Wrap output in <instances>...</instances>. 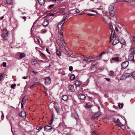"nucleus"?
<instances>
[{
    "mask_svg": "<svg viewBox=\"0 0 135 135\" xmlns=\"http://www.w3.org/2000/svg\"><path fill=\"white\" fill-rule=\"evenodd\" d=\"M46 50L49 54H50V52L49 51V49L48 48H46Z\"/></svg>",
    "mask_w": 135,
    "mask_h": 135,
    "instance_id": "53",
    "label": "nucleus"
},
{
    "mask_svg": "<svg viewBox=\"0 0 135 135\" xmlns=\"http://www.w3.org/2000/svg\"><path fill=\"white\" fill-rule=\"evenodd\" d=\"M36 39L37 40V42H38V43H40V40H39V39H37V38H36Z\"/></svg>",
    "mask_w": 135,
    "mask_h": 135,
    "instance_id": "59",
    "label": "nucleus"
},
{
    "mask_svg": "<svg viewBox=\"0 0 135 135\" xmlns=\"http://www.w3.org/2000/svg\"><path fill=\"white\" fill-rule=\"evenodd\" d=\"M13 0H7L6 2L8 4H11L13 3Z\"/></svg>",
    "mask_w": 135,
    "mask_h": 135,
    "instance_id": "24",
    "label": "nucleus"
},
{
    "mask_svg": "<svg viewBox=\"0 0 135 135\" xmlns=\"http://www.w3.org/2000/svg\"><path fill=\"white\" fill-rule=\"evenodd\" d=\"M62 123H59L58 125V127H60L61 126H62Z\"/></svg>",
    "mask_w": 135,
    "mask_h": 135,
    "instance_id": "55",
    "label": "nucleus"
},
{
    "mask_svg": "<svg viewBox=\"0 0 135 135\" xmlns=\"http://www.w3.org/2000/svg\"><path fill=\"white\" fill-rule=\"evenodd\" d=\"M3 77V75L2 74H1L0 75V81L2 79Z\"/></svg>",
    "mask_w": 135,
    "mask_h": 135,
    "instance_id": "50",
    "label": "nucleus"
},
{
    "mask_svg": "<svg viewBox=\"0 0 135 135\" xmlns=\"http://www.w3.org/2000/svg\"><path fill=\"white\" fill-rule=\"evenodd\" d=\"M93 135H97V132L95 131H94L92 132Z\"/></svg>",
    "mask_w": 135,
    "mask_h": 135,
    "instance_id": "46",
    "label": "nucleus"
},
{
    "mask_svg": "<svg viewBox=\"0 0 135 135\" xmlns=\"http://www.w3.org/2000/svg\"><path fill=\"white\" fill-rule=\"evenodd\" d=\"M25 54L23 53H21L19 55V57L21 59H22L23 57H26Z\"/></svg>",
    "mask_w": 135,
    "mask_h": 135,
    "instance_id": "19",
    "label": "nucleus"
},
{
    "mask_svg": "<svg viewBox=\"0 0 135 135\" xmlns=\"http://www.w3.org/2000/svg\"><path fill=\"white\" fill-rule=\"evenodd\" d=\"M54 5L53 4L50 5L49 7V8L51 9L53 8L54 7Z\"/></svg>",
    "mask_w": 135,
    "mask_h": 135,
    "instance_id": "38",
    "label": "nucleus"
},
{
    "mask_svg": "<svg viewBox=\"0 0 135 135\" xmlns=\"http://www.w3.org/2000/svg\"><path fill=\"white\" fill-rule=\"evenodd\" d=\"M2 36L5 40L7 39L8 35V31L6 29H4L2 31Z\"/></svg>",
    "mask_w": 135,
    "mask_h": 135,
    "instance_id": "3",
    "label": "nucleus"
},
{
    "mask_svg": "<svg viewBox=\"0 0 135 135\" xmlns=\"http://www.w3.org/2000/svg\"><path fill=\"white\" fill-rule=\"evenodd\" d=\"M126 75V77H131L132 76V75L131 73H125Z\"/></svg>",
    "mask_w": 135,
    "mask_h": 135,
    "instance_id": "35",
    "label": "nucleus"
},
{
    "mask_svg": "<svg viewBox=\"0 0 135 135\" xmlns=\"http://www.w3.org/2000/svg\"><path fill=\"white\" fill-rule=\"evenodd\" d=\"M132 76L133 78L134 76H135V71H134L133 72H132L131 73Z\"/></svg>",
    "mask_w": 135,
    "mask_h": 135,
    "instance_id": "40",
    "label": "nucleus"
},
{
    "mask_svg": "<svg viewBox=\"0 0 135 135\" xmlns=\"http://www.w3.org/2000/svg\"><path fill=\"white\" fill-rule=\"evenodd\" d=\"M22 18L25 21L26 20V17L24 16V17H23Z\"/></svg>",
    "mask_w": 135,
    "mask_h": 135,
    "instance_id": "58",
    "label": "nucleus"
},
{
    "mask_svg": "<svg viewBox=\"0 0 135 135\" xmlns=\"http://www.w3.org/2000/svg\"><path fill=\"white\" fill-rule=\"evenodd\" d=\"M109 28L110 29L112 35L113 34V37L114 38L116 37V35L115 34V30L113 28L112 25L110 23L109 24Z\"/></svg>",
    "mask_w": 135,
    "mask_h": 135,
    "instance_id": "5",
    "label": "nucleus"
},
{
    "mask_svg": "<svg viewBox=\"0 0 135 135\" xmlns=\"http://www.w3.org/2000/svg\"><path fill=\"white\" fill-rule=\"evenodd\" d=\"M62 99L64 101L68 99V97L66 95H63L62 96Z\"/></svg>",
    "mask_w": 135,
    "mask_h": 135,
    "instance_id": "21",
    "label": "nucleus"
},
{
    "mask_svg": "<svg viewBox=\"0 0 135 135\" xmlns=\"http://www.w3.org/2000/svg\"><path fill=\"white\" fill-rule=\"evenodd\" d=\"M91 11L92 12H96L98 14V13L97 12L95 11V10H91Z\"/></svg>",
    "mask_w": 135,
    "mask_h": 135,
    "instance_id": "62",
    "label": "nucleus"
},
{
    "mask_svg": "<svg viewBox=\"0 0 135 135\" xmlns=\"http://www.w3.org/2000/svg\"><path fill=\"white\" fill-rule=\"evenodd\" d=\"M100 115V112H98L95 113L92 117L93 119H94L97 118Z\"/></svg>",
    "mask_w": 135,
    "mask_h": 135,
    "instance_id": "6",
    "label": "nucleus"
},
{
    "mask_svg": "<svg viewBox=\"0 0 135 135\" xmlns=\"http://www.w3.org/2000/svg\"><path fill=\"white\" fill-rule=\"evenodd\" d=\"M119 41L118 39H115L112 43V44L113 45H114L119 43Z\"/></svg>",
    "mask_w": 135,
    "mask_h": 135,
    "instance_id": "17",
    "label": "nucleus"
},
{
    "mask_svg": "<svg viewBox=\"0 0 135 135\" xmlns=\"http://www.w3.org/2000/svg\"><path fill=\"white\" fill-rule=\"evenodd\" d=\"M120 2V0H117L116 2L117 3H118Z\"/></svg>",
    "mask_w": 135,
    "mask_h": 135,
    "instance_id": "63",
    "label": "nucleus"
},
{
    "mask_svg": "<svg viewBox=\"0 0 135 135\" xmlns=\"http://www.w3.org/2000/svg\"><path fill=\"white\" fill-rule=\"evenodd\" d=\"M105 79L108 82L110 80L109 78H105Z\"/></svg>",
    "mask_w": 135,
    "mask_h": 135,
    "instance_id": "54",
    "label": "nucleus"
},
{
    "mask_svg": "<svg viewBox=\"0 0 135 135\" xmlns=\"http://www.w3.org/2000/svg\"><path fill=\"white\" fill-rule=\"evenodd\" d=\"M32 64L33 65H35L37 64V61L35 60H33L31 62Z\"/></svg>",
    "mask_w": 135,
    "mask_h": 135,
    "instance_id": "30",
    "label": "nucleus"
},
{
    "mask_svg": "<svg viewBox=\"0 0 135 135\" xmlns=\"http://www.w3.org/2000/svg\"><path fill=\"white\" fill-rule=\"evenodd\" d=\"M120 40V42L122 45H124L126 44V41L124 39L122 38Z\"/></svg>",
    "mask_w": 135,
    "mask_h": 135,
    "instance_id": "20",
    "label": "nucleus"
},
{
    "mask_svg": "<svg viewBox=\"0 0 135 135\" xmlns=\"http://www.w3.org/2000/svg\"><path fill=\"white\" fill-rule=\"evenodd\" d=\"M109 74L110 76L113 75H114V73L113 71H109Z\"/></svg>",
    "mask_w": 135,
    "mask_h": 135,
    "instance_id": "34",
    "label": "nucleus"
},
{
    "mask_svg": "<svg viewBox=\"0 0 135 135\" xmlns=\"http://www.w3.org/2000/svg\"><path fill=\"white\" fill-rule=\"evenodd\" d=\"M3 67H6V62H3Z\"/></svg>",
    "mask_w": 135,
    "mask_h": 135,
    "instance_id": "49",
    "label": "nucleus"
},
{
    "mask_svg": "<svg viewBox=\"0 0 135 135\" xmlns=\"http://www.w3.org/2000/svg\"><path fill=\"white\" fill-rule=\"evenodd\" d=\"M75 78V76L74 75H72L70 77V79L71 80H73Z\"/></svg>",
    "mask_w": 135,
    "mask_h": 135,
    "instance_id": "33",
    "label": "nucleus"
},
{
    "mask_svg": "<svg viewBox=\"0 0 135 135\" xmlns=\"http://www.w3.org/2000/svg\"><path fill=\"white\" fill-rule=\"evenodd\" d=\"M73 67L71 66H70L69 67V70L70 71H72L73 70Z\"/></svg>",
    "mask_w": 135,
    "mask_h": 135,
    "instance_id": "43",
    "label": "nucleus"
},
{
    "mask_svg": "<svg viewBox=\"0 0 135 135\" xmlns=\"http://www.w3.org/2000/svg\"><path fill=\"white\" fill-rule=\"evenodd\" d=\"M55 117V116L53 114H52V115L51 119L50 120V121H51V122H53V120L54 119Z\"/></svg>",
    "mask_w": 135,
    "mask_h": 135,
    "instance_id": "37",
    "label": "nucleus"
},
{
    "mask_svg": "<svg viewBox=\"0 0 135 135\" xmlns=\"http://www.w3.org/2000/svg\"><path fill=\"white\" fill-rule=\"evenodd\" d=\"M26 112L24 111H22L21 113L19 114V115L20 117H24L26 116Z\"/></svg>",
    "mask_w": 135,
    "mask_h": 135,
    "instance_id": "13",
    "label": "nucleus"
},
{
    "mask_svg": "<svg viewBox=\"0 0 135 135\" xmlns=\"http://www.w3.org/2000/svg\"><path fill=\"white\" fill-rule=\"evenodd\" d=\"M32 72L34 74H37V72H35V71H33Z\"/></svg>",
    "mask_w": 135,
    "mask_h": 135,
    "instance_id": "64",
    "label": "nucleus"
},
{
    "mask_svg": "<svg viewBox=\"0 0 135 135\" xmlns=\"http://www.w3.org/2000/svg\"><path fill=\"white\" fill-rule=\"evenodd\" d=\"M86 108L88 110H91V106L90 105H88V104H86L85 106Z\"/></svg>",
    "mask_w": 135,
    "mask_h": 135,
    "instance_id": "23",
    "label": "nucleus"
},
{
    "mask_svg": "<svg viewBox=\"0 0 135 135\" xmlns=\"http://www.w3.org/2000/svg\"><path fill=\"white\" fill-rule=\"evenodd\" d=\"M49 21L47 20H45L43 22L42 25L44 26H46L49 24Z\"/></svg>",
    "mask_w": 135,
    "mask_h": 135,
    "instance_id": "12",
    "label": "nucleus"
},
{
    "mask_svg": "<svg viewBox=\"0 0 135 135\" xmlns=\"http://www.w3.org/2000/svg\"><path fill=\"white\" fill-rule=\"evenodd\" d=\"M22 78L24 79H26L27 78V77H26L25 76H23L22 77Z\"/></svg>",
    "mask_w": 135,
    "mask_h": 135,
    "instance_id": "61",
    "label": "nucleus"
},
{
    "mask_svg": "<svg viewBox=\"0 0 135 135\" xmlns=\"http://www.w3.org/2000/svg\"><path fill=\"white\" fill-rule=\"evenodd\" d=\"M76 12L77 13H78L80 11L78 9H77L76 10Z\"/></svg>",
    "mask_w": 135,
    "mask_h": 135,
    "instance_id": "52",
    "label": "nucleus"
},
{
    "mask_svg": "<svg viewBox=\"0 0 135 135\" xmlns=\"http://www.w3.org/2000/svg\"><path fill=\"white\" fill-rule=\"evenodd\" d=\"M131 54H135V48H133L131 49Z\"/></svg>",
    "mask_w": 135,
    "mask_h": 135,
    "instance_id": "26",
    "label": "nucleus"
},
{
    "mask_svg": "<svg viewBox=\"0 0 135 135\" xmlns=\"http://www.w3.org/2000/svg\"><path fill=\"white\" fill-rule=\"evenodd\" d=\"M56 54L58 56H60L61 55V53L60 51L58 50H57L56 51Z\"/></svg>",
    "mask_w": 135,
    "mask_h": 135,
    "instance_id": "31",
    "label": "nucleus"
},
{
    "mask_svg": "<svg viewBox=\"0 0 135 135\" xmlns=\"http://www.w3.org/2000/svg\"><path fill=\"white\" fill-rule=\"evenodd\" d=\"M41 31L42 32V33H45L47 31V30H41Z\"/></svg>",
    "mask_w": 135,
    "mask_h": 135,
    "instance_id": "44",
    "label": "nucleus"
},
{
    "mask_svg": "<svg viewBox=\"0 0 135 135\" xmlns=\"http://www.w3.org/2000/svg\"><path fill=\"white\" fill-rule=\"evenodd\" d=\"M65 18H64V17L63 18V20L59 23L57 25V27L59 30V33L60 34V37L61 39H62L61 41L62 43H64V40L62 39L63 35V32L62 31V26L65 21Z\"/></svg>",
    "mask_w": 135,
    "mask_h": 135,
    "instance_id": "1",
    "label": "nucleus"
},
{
    "mask_svg": "<svg viewBox=\"0 0 135 135\" xmlns=\"http://www.w3.org/2000/svg\"><path fill=\"white\" fill-rule=\"evenodd\" d=\"M78 96L79 98L81 100L85 99L86 98L84 94H79L78 95Z\"/></svg>",
    "mask_w": 135,
    "mask_h": 135,
    "instance_id": "10",
    "label": "nucleus"
},
{
    "mask_svg": "<svg viewBox=\"0 0 135 135\" xmlns=\"http://www.w3.org/2000/svg\"><path fill=\"white\" fill-rule=\"evenodd\" d=\"M114 8V7L112 6H110L109 7V15L112 17H113L114 16V12L113 11Z\"/></svg>",
    "mask_w": 135,
    "mask_h": 135,
    "instance_id": "4",
    "label": "nucleus"
},
{
    "mask_svg": "<svg viewBox=\"0 0 135 135\" xmlns=\"http://www.w3.org/2000/svg\"><path fill=\"white\" fill-rule=\"evenodd\" d=\"M106 53V52L105 51H103L102 52V53H101L99 55V56L100 57H101L102 56V55L103 54H105Z\"/></svg>",
    "mask_w": 135,
    "mask_h": 135,
    "instance_id": "41",
    "label": "nucleus"
},
{
    "mask_svg": "<svg viewBox=\"0 0 135 135\" xmlns=\"http://www.w3.org/2000/svg\"><path fill=\"white\" fill-rule=\"evenodd\" d=\"M45 82L46 84L47 85L49 84L50 83V79L49 77H46L45 80Z\"/></svg>",
    "mask_w": 135,
    "mask_h": 135,
    "instance_id": "11",
    "label": "nucleus"
},
{
    "mask_svg": "<svg viewBox=\"0 0 135 135\" xmlns=\"http://www.w3.org/2000/svg\"><path fill=\"white\" fill-rule=\"evenodd\" d=\"M42 128V127L41 126H37L36 127V129L38 130H41Z\"/></svg>",
    "mask_w": 135,
    "mask_h": 135,
    "instance_id": "36",
    "label": "nucleus"
},
{
    "mask_svg": "<svg viewBox=\"0 0 135 135\" xmlns=\"http://www.w3.org/2000/svg\"><path fill=\"white\" fill-rule=\"evenodd\" d=\"M134 54H131L128 56V59L129 60H132L134 59Z\"/></svg>",
    "mask_w": 135,
    "mask_h": 135,
    "instance_id": "15",
    "label": "nucleus"
},
{
    "mask_svg": "<svg viewBox=\"0 0 135 135\" xmlns=\"http://www.w3.org/2000/svg\"><path fill=\"white\" fill-rule=\"evenodd\" d=\"M52 129V127L48 125L45 126L44 128V130L46 132H50Z\"/></svg>",
    "mask_w": 135,
    "mask_h": 135,
    "instance_id": "7",
    "label": "nucleus"
},
{
    "mask_svg": "<svg viewBox=\"0 0 135 135\" xmlns=\"http://www.w3.org/2000/svg\"><path fill=\"white\" fill-rule=\"evenodd\" d=\"M58 46L60 48H61L63 47L61 43H59L58 44Z\"/></svg>",
    "mask_w": 135,
    "mask_h": 135,
    "instance_id": "48",
    "label": "nucleus"
},
{
    "mask_svg": "<svg viewBox=\"0 0 135 135\" xmlns=\"http://www.w3.org/2000/svg\"><path fill=\"white\" fill-rule=\"evenodd\" d=\"M85 57L83 60L84 61H85L87 62H92L96 60V59L95 57H91V56H83Z\"/></svg>",
    "mask_w": 135,
    "mask_h": 135,
    "instance_id": "2",
    "label": "nucleus"
},
{
    "mask_svg": "<svg viewBox=\"0 0 135 135\" xmlns=\"http://www.w3.org/2000/svg\"><path fill=\"white\" fill-rule=\"evenodd\" d=\"M88 16H93L94 15L93 14H88Z\"/></svg>",
    "mask_w": 135,
    "mask_h": 135,
    "instance_id": "60",
    "label": "nucleus"
},
{
    "mask_svg": "<svg viewBox=\"0 0 135 135\" xmlns=\"http://www.w3.org/2000/svg\"><path fill=\"white\" fill-rule=\"evenodd\" d=\"M123 104L122 103L121 104L120 103H119L118 104L119 107L120 108H121L123 107Z\"/></svg>",
    "mask_w": 135,
    "mask_h": 135,
    "instance_id": "32",
    "label": "nucleus"
},
{
    "mask_svg": "<svg viewBox=\"0 0 135 135\" xmlns=\"http://www.w3.org/2000/svg\"><path fill=\"white\" fill-rule=\"evenodd\" d=\"M125 73L124 74L121 78V79L124 80L126 79L127 77H126V75Z\"/></svg>",
    "mask_w": 135,
    "mask_h": 135,
    "instance_id": "25",
    "label": "nucleus"
},
{
    "mask_svg": "<svg viewBox=\"0 0 135 135\" xmlns=\"http://www.w3.org/2000/svg\"><path fill=\"white\" fill-rule=\"evenodd\" d=\"M75 84L76 87L82 84L81 82L78 80H76L75 82Z\"/></svg>",
    "mask_w": 135,
    "mask_h": 135,
    "instance_id": "16",
    "label": "nucleus"
},
{
    "mask_svg": "<svg viewBox=\"0 0 135 135\" xmlns=\"http://www.w3.org/2000/svg\"><path fill=\"white\" fill-rule=\"evenodd\" d=\"M113 122H114L115 123H120L122 124L120 122L118 118L116 121L114 120L113 121Z\"/></svg>",
    "mask_w": 135,
    "mask_h": 135,
    "instance_id": "27",
    "label": "nucleus"
},
{
    "mask_svg": "<svg viewBox=\"0 0 135 135\" xmlns=\"http://www.w3.org/2000/svg\"><path fill=\"white\" fill-rule=\"evenodd\" d=\"M112 60L113 61H118L119 60V58L118 57L113 58Z\"/></svg>",
    "mask_w": 135,
    "mask_h": 135,
    "instance_id": "29",
    "label": "nucleus"
},
{
    "mask_svg": "<svg viewBox=\"0 0 135 135\" xmlns=\"http://www.w3.org/2000/svg\"><path fill=\"white\" fill-rule=\"evenodd\" d=\"M16 84H12L11 86V88L12 89H14L15 87L16 86Z\"/></svg>",
    "mask_w": 135,
    "mask_h": 135,
    "instance_id": "39",
    "label": "nucleus"
},
{
    "mask_svg": "<svg viewBox=\"0 0 135 135\" xmlns=\"http://www.w3.org/2000/svg\"><path fill=\"white\" fill-rule=\"evenodd\" d=\"M37 84H33L31 85V86H30V88H33L34 87H35V86Z\"/></svg>",
    "mask_w": 135,
    "mask_h": 135,
    "instance_id": "42",
    "label": "nucleus"
},
{
    "mask_svg": "<svg viewBox=\"0 0 135 135\" xmlns=\"http://www.w3.org/2000/svg\"><path fill=\"white\" fill-rule=\"evenodd\" d=\"M96 59V60H97V59H98L100 57V56H99V55L98 56H97L95 57Z\"/></svg>",
    "mask_w": 135,
    "mask_h": 135,
    "instance_id": "51",
    "label": "nucleus"
},
{
    "mask_svg": "<svg viewBox=\"0 0 135 135\" xmlns=\"http://www.w3.org/2000/svg\"><path fill=\"white\" fill-rule=\"evenodd\" d=\"M63 75H65V73L64 71H62L61 73Z\"/></svg>",
    "mask_w": 135,
    "mask_h": 135,
    "instance_id": "57",
    "label": "nucleus"
},
{
    "mask_svg": "<svg viewBox=\"0 0 135 135\" xmlns=\"http://www.w3.org/2000/svg\"><path fill=\"white\" fill-rule=\"evenodd\" d=\"M26 99H25L24 97L22 99V103H21V108H22L23 106V104L25 105L26 103Z\"/></svg>",
    "mask_w": 135,
    "mask_h": 135,
    "instance_id": "18",
    "label": "nucleus"
},
{
    "mask_svg": "<svg viewBox=\"0 0 135 135\" xmlns=\"http://www.w3.org/2000/svg\"><path fill=\"white\" fill-rule=\"evenodd\" d=\"M131 38H132L133 41L134 42H135V36L133 37L132 36H131Z\"/></svg>",
    "mask_w": 135,
    "mask_h": 135,
    "instance_id": "47",
    "label": "nucleus"
},
{
    "mask_svg": "<svg viewBox=\"0 0 135 135\" xmlns=\"http://www.w3.org/2000/svg\"><path fill=\"white\" fill-rule=\"evenodd\" d=\"M38 1L39 3L41 5H43L45 3V2L44 0H37Z\"/></svg>",
    "mask_w": 135,
    "mask_h": 135,
    "instance_id": "22",
    "label": "nucleus"
},
{
    "mask_svg": "<svg viewBox=\"0 0 135 135\" xmlns=\"http://www.w3.org/2000/svg\"><path fill=\"white\" fill-rule=\"evenodd\" d=\"M116 125L117 126L120 127L123 130H125L126 129V127L124 126H123V125L120 126L119 124H116Z\"/></svg>",
    "mask_w": 135,
    "mask_h": 135,
    "instance_id": "28",
    "label": "nucleus"
},
{
    "mask_svg": "<svg viewBox=\"0 0 135 135\" xmlns=\"http://www.w3.org/2000/svg\"><path fill=\"white\" fill-rule=\"evenodd\" d=\"M54 15L53 14L50 13H49L47 14V16H46V17L47 16H54Z\"/></svg>",
    "mask_w": 135,
    "mask_h": 135,
    "instance_id": "45",
    "label": "nucleus"
},
{
    "mask_svg": "<svg viewBox=\"0 0 135 135\" xmlns=\"http://www.w3.org/2000/svg\"><path fill=\"white\" fill-rule=\"evenodd\" d=\"M69 88L70 91L71 92H73L75 91L74 86L72 85H69Z\"/></svg>",
    "mask_w": 135,
    "mask_h": 135,
    "instance_id": "14",
    "label": "nucleus"
},
{
    "mask_svg": "<svg viewBox=\"0 0 135 135\" xmlns=\"http://www.w3.org/2000/svg\"><path fill=\"white\" fill-rule=\"evenodd\" d=\"M71 116L73 118H74L75 119H77L78 117L77 113L75 112H74L73 113L71 114Z\"/></svg>",
    "mask_w": 135,
    "mask_h": 135,
    "instance_id": "9",
    "label": "nucleus"
},
{
    "mask_svg": "<svg viewBox=\"0 0 135 135\" xmlns=\"http://www.w3.org/2000/svg\"><path fill=\"white\" fill-rule=\"evenodd\" d=\"M128 64V62L127 61H125L122 63V66L123 68L125 69L127 67Z\"/></svg>",
    "mask_w": 135,
    "mask_h": 135,
    "instance_id": "8",
    "label": "nucleus"
},
{
    "mask_svg": "<svg viewBox=\"0 0 135 135\" xmlns=\"http://www.w3.org/2000/svg\"><path fill=\"white\" fill-rule=\"evenodd\" d=\"M36 38H34V42L36 43L37 44V42L36 41L37 40L36 39Z\"/></svg>",
    "mask_w": 135,
    "mask_h": 135,
    "instance_id": "56",
    "label": "nucleus"
}]
</instances>
